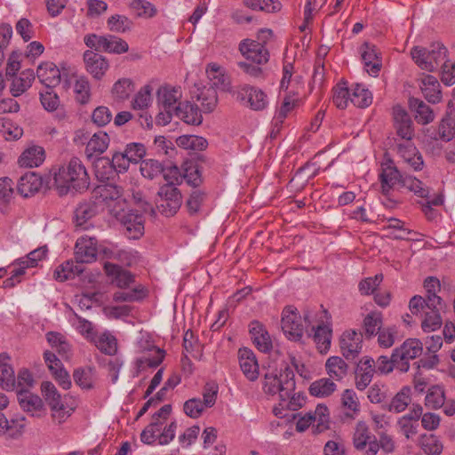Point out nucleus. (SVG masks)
I'll return each mask as SVG.
<instances>
[{"label":"nucleus","instance_id":"nucleus-1","mask_svg":"<svg viewBox=\"0 0 455 455\" xmlns=\"http://www.w3.org/2000/svg\"><path fill=\"white\" fill-rule=\"evenodd\" d=\"M54 183L59 193L64 195L70 190L76 192L86 190L90 186V178L82 161L74 157L55 173Z\"/></svg>","mask_w":455,"mask_h":455},{"label":"nucleus","instance_id":"nucleus-2","mask_svg":"<svg viewBox=\"0 0 455 455\" xmlns=\"http://www.w3.org/2000/svg\"><path fill=\"white\" fill-rule=\"evenodd\" d=\"M411 56L419 68L434 72L447 62L448 50L443 44L436 42L428 47L414 46L411 50Z\"/></svg>","mask_w":455,"mask_h":455},{"label":"nucleus","instance_id":"nucleus-3","mask_svg":"<svg viewBox=\"0 0 455 455\" xmlns=\"http://www.w3.org/2000/svg\"><path fill=\"white\" fill-rule=\"evenodd\" d=\"M295 389L294 373L290 367L283 371L268 370L264 375L263 390L266 394L278 395L280 401H286Z\"/></svg>","mask_w":455,"mask_h":455},{"label":"nucleus","instance_id":"nucleus-4","mask_svg":"<svg viewBox=\"0 0 455 455\" xmlns=\"http://www.w3.org/2000/svg\"><path fill=\"white\" fill-rule=\"evenodd\" d=\"M273 32L268 28H262L258 32V41L244 39L239 44V51L243 56L254 63L265 64L269 60V52L265 44L272 37Z\"/></svg>","mask_w":455,"mask_h":455},{"label":"nucleus","instance_id":"nucleus-5","mask_svg":"<svg viewBox=\"0 0 455 455\" xmlns=\"http://www.w3.org/2000/svg\"><path fill=\"white\" fill-rule=\"evenodd\" d=\"M93 196L98 204L107 206L112 216L120 215L122 209L127 207L122 188L114 184L108 183L96 187L93 190Z\"/></svg>","mask_w":455,"mask_h":455},{"label":"nucleus","instance_id":"nucleus-6","mask_svg":"<svg viewBox=\"0 0 455 455\" xmlns=\"http://www.w3.org/2000/svg\"><path fill=\"white\" fill-rule=\"evenodd\" d=\"M422 351L423 345L419 339H407L394 350V361L397 363V370L401 372H407L410 369L409 361L419 356Z\"/></svg>","mask_w":455,"mask_h":455},{"label":"nucleus","instance_id":"nucleus-7","mask_svg":"<svg viewBox=\"0 0 455 455\" xmlns=\"http://www.w3.org/2000/svg\"><path fill=\"white\" fill-rule=\"evenodd\" d=\"M156 207L158 212L166 216H173L181 206V195L178 188L164 185L157 193Z\"/></svg>","mask_w":455,"mask_h":455},{"label":"nucleus","instance_id":"nucleus-8","mask_svg":"<svg viewBox=\"0 0 455 455\" xmlns=\"http://www.w3.org/2000/svg\"><path fill=\"white\" fill-rule=\"evenodd\" d=\"M353 445L363 455H377V438L364 421H358L353 434Z\"/></svg>","mask_w":455,"mask_h":455},{"label":"nucleus","instance_id":"nucleus-9","mask_svg":"<svg viewBox=\"0 0 455 455\" xmlns=\"http://www.w3.org/2000/svg\"><path fill=\"white\" fill-rule=\"evenodd\" d=\"M281 327L284 335L291 340H299L304 332L301 315L296 307L287 306L283 309Z\"/></svg>","mask_w":455,"mask_h":455},{"label":"nucleus","instance_id":"nucleus-10","mask_svg":"<svg viewBox=\"0 0 455 455\" xmlns=\"http://www.w3.org/2000/svg\"><path fill=\"white\" fill-rule=\"evenodd\" d=\"M294 419H298L296 430L299 432L305 431L315 422H316L317 430L322 432L328 427L329 411L325 405L319 404L315 411H308L304 414L302 412L298 413L294 416Z\"/></svg>","mask_w":455,"mask_h":455},{"label":"nucleus","instance_id":"nucleus-11","mask_svg":"<svg viewBox=\"0 0 455 455\" xmlns=\"http://www.w3.org/2000/svg\"><path fill=\"white\" fill-rule=\"evenodd\" d=\"M172 412L170 404L164 405L154 416L149 425L141 432L140 440L145 444L156 443L158 434L162 433L164 425Z\"/></svg>","mask_w":455,"mask_h":455},{"label":"nucleus","instance_id":"nucleus-12","mask_svg":"<svg viewBox=\"0 0 455 455\" xmlns=\"http://www.w3.org/2000/svg\"><path fill=\"white\" fill-rule=\"evenodd\" d=\"M27 419L21 414L7 417L0 411V436L17 440L23 435L27 427Z\"/></svg>","mask_w":455,"mask_h":455},{"label":"nucleus","instance_id":"nucleus-13","mask_svg":"<svg viewBox=\"0 0 455 455\" xmlns=\"http://www.w3.org/2000/svg\"><path fill=\"white\" fill-rule=\"evenodd\" d=\"M236 98L255 111L263 110L268 105L267 94L261 89L248 84L239 88Z\"/></svg>","mask_w":455,"mask_h":455},{"label":"nucleus","instance_id":"nucleus-14","mask_svg":"<svg viewBox=\"0 0 455 455\" xmlns=\"http://www.w3.org/2000/svg\"><path fill=\"white\" fill-rule=\"evenodd\" d=\"M299 105V92L291 90L284 92L280 106L276 108L275 116L273 118L274 132H278L283 123L288 115Z\"/></svg>","mask_w":455,"mask_h":455},{"label":"nucleus","instance_id":"nucleus-15","mask_svg":"<svg viewBox=\"0 0 455 455\" xmlns=\"http://www.w3.org/2000/svg\"><path fill=\"white\" fill-rule=\"evenodd\" d=\"M363 334L355 330L345 331L339 339V347L343 356L353 360L361 353Z\"/></svg>","mask_w":455,"mask_h":455},{"label":"nucleus","instance_id":"nucleus-16","mask_svg":"<svg viewBox=\"0 0 455 455\" xmlns=\"http://www.w3.org/2000/svg\"><path fill=\"white\" fill-rule=\"evenodd\" d=\"M119 220L126 229V235L131 239H138L144 233V219L142 215L123 208L120 215L113 216Z\"/></svg>","mask_w":455,"mask_h":455},{"label":"nucleus","instance_id":"nucleus-17","mask_svg":"<svg viewBox=\"0 0 455 455\" xmlns=\"http://www.w3.org/2000/svg\"><path fill=\"white\" fill-rule=\"evenodd\" d=\"M84 62L86 71L96 80L102 79L109 68L108 59L91 50L84 52Z\"/></svg>","mask_w":455,"mask_h":455},{"label":"nucleus","instance_id":"nucleus-18","mask_svg":"<svg viewBox=\"0 0 455 455\" xmlns=\"http://www.w3.org/2000/svg\"><path fill=\"white\" fill-rule=\"evenodd\" d=\"M97 252V240L94 237L81 236L76 240L75 258L79 264L95 261Z\"/></svg>","mask_w":455,"mask_h":455},{"label":"nucleus","instance_id":"nucleus-19","mask_svg":"<svg viewBox=\"0 0 455 455\" xmlns=\"http://www.w3.org/2000/svg\"><path fill=\"white\" fill-rule=\"evenodd\" d=\"M445 307L441 297L423 298L413 296L409 302V309L412 315L422 316V311L439 312Z\"/></svg>","mask_w":455,"mask_h":455},{"label":"nucleus","instance_id":"nucleus-20","mask_svg":"<svg viewBox=\"0 0 455 455\" xmlns=\"http://www.w3.org/2000/svg\"><path fill=\"white\" fill-rule=\"evenodd\" d=\"M17 399L20 408L32 417L41 418L45 414L43 400L28 390H20Z\"/></svg>","mask_w":455,"mask_h":455},{"label":"nucleus","instance_id":"nucleus-21","mask_svg":"<svg viewBox=\"0 0 455 455\" xmlns=\"http://www.w3.org/2000/svg\"><path fill=\"white\" fill-rule=\"evenodd\" d=\"M403 179L399 171L391 161L382 164L379 180L381 192L384 196H388L397 184L402 185Z\"/></svg>","mask_w":455,"mask_h":455},{"label":"nucleus","instance_id":"nucleus-22","mask_svg":"<svg viewBox=\"0 0 455 455\" xmlns=\"http://www.w3.org/2000/svg\"><path fill=\"white\" fill-rule=\"evenodd\" d=\"M157 101L165 111H174L180 100L182 98V91L180 87H173L171 85L161 86L157 90Z\"/></svg>","mask_w":455,"mask_h":455},{"label":"nucleus","instance_id":"nucleus-23","mask_svg":"<svg viewBox=\"0 0 455 455\" xmlns=\"http://www.w3.org/2000/svg\"><path fill=\"white\" fill-rule=\"evenodd\" d=\"M360 52L365 70L369 75L376 76L382 66L377 47L374 44L364 43L360 47Z\"/></svg>","mask_w":455,"mask_h":455},{"label":"nucleus","instance_id":"nucleus-24","mask_svg":"<svg viewBox=\"0 0 455 455\" xmlns=\"http://www.w3.org/2000/svg\"><path fill=\"white\" fill-rule=\"evenodd\" d=\"M240 368L243 375L250 381H254L259 378V363L254 353L249 348H240L238 351Z\"/></svg>","mask_w":455,"mask_h":455},{"label":"nucleus","instance_id":"nucleus-25","mask_svg":"<svg viewBox=\"0 0 455 455\" xmlns=\"http://www.w3.org/2000/svg\"><path fill=\"white\" fill-rule=\"evenodd\" d=\"M249 331L253 344L259 351L267 353L272 349V339L261 323L259 321L251 322Z\"/></svg>","mask_w":455,"mask_h":455},{"label":"nucleus","instance_id":"nucleus-26","mask_svg":"<svg viewBox=\"0 0 455 455\" xmlns=\"http://www.w3.org/2000/svg\"><path fill=\"white\" fill-rule=\"evenodd\" d=\"M375 371V361L367 356L362 358L355 371L356 388L364 390L371 382Z\"/></svg>","mask_w":455,"mask_h":455},{"label":"nucleus","instance_id":"nucleus-27","mask_svg":"<svg viewBox=\"0 0 455 455\" xmlns=\"http://www.w3.org/2000/svg\"><path fill=\"white\" fill-rule=\"evenodd\" d=\"M36 76L46 88L55 87L61 80V73L52 62H44L39 65L36 69Z\"/></svg>","mask_w":455,"mask_h":455},{"label":"nucleus","instance_id":"nucleus-28","mask_svg":"<svg viewBox=\"0 0 455 455\" xmlns=\"http://www.w3.org/2000/svg\"><path fill=\"white\" fill-rule=\"evenodd\" d=\"M206 75L212 86L221 91H228L230 89V78L226 73L224 68L217 63H210L206 68Z\"/></svg>","mask_w":455,"mask_h":455},{"label":"nucleus","instance_id":"nucleus-29","mask_svg":"<svg viewBox=\"0 0 455 455\" xmlns=\"http://www.w3.org/2000/svg\"><path fill=\"white\" fill-rule=\"evenodd\" d=\"M394 122L397 135L406 141H410L413 137L414 131L407 112L401 108H394Z\"/></svg>","mask_w":455,"mask_h":455},{"label":"nucleus","instance_id":"nucleus-30","mask_svg":"<svg viewBox=\"0 0 455 455\" xmlns=\"http://www.w3.org/2000/svg\"><path fill=\"white\" fill-rule=\"evenodd\" d=\"M45 159V151L43 147L32 145L26 148L19 157L20 166L34 168L40 166Z\"/></svg>","mask_w":455,"mask_h":455},{"label":"nucleus","instance_id":"nucleus-31","mask_svg":"<svg viewBox=\"0 0 455 455\" xmlns=\"http://www.w3.org/2000/svg\"><path fill=\"white\" fill-rule=\"evenodd\" d=\"M42 178L36 172H28L22 175L17 183L18 192L24 197L36 193L42 187Z\"/></svg>","mask_w":455,"mask_h":455},{"label":"nucleus","instance_id":"nucleus-32","mask_svg":"<svg viewBox=\"0 0 455 455\" xmlns=\"http://www.w3.org/2000/svg\"><path fill=\"white\" fill-rule=\"evenodd\" d=\"M398 154L414 171L422 169V156L411 140L398 145Z\"/></svg>","mask_w":455,"mask_h":455},{"label":"nucleus","instance_id":"nucleus-33","mask_svg":"<svg viewBox=\"0 0 455 455\" xmlns=\"http://www.w3.org/2000/svg\"><path fill=\"white\" fill-rule=\"evenodd\" d=\"M174 115L188 124L198 125L203 121L199 108L190 102H180Z\"/></svg>","mask_w":455,"mask_h":455},{"label":"nucleus","instance_id":"nucleus-34","mask_svg":"<svg viewBox=\"0 0 455 455\" xmlns=\"http://www.w3.org/2000/svg\"><path fill=\"white\" fill-rule=\"evenodd\" d=\"M420 89L425 99L432 104L442 100L441 85L436 77L431 75H424L421 78Z\"/></svg>","mask_w":455,"mask_h":455},{"label":"nucleus","instance_id":"nucleus-35","mask_svg":"<svg viewBox=\"0 0 455 455\" xmlns=\"http://www.w3.org/2000/svg\"><path fill=\"white\" fill-rule=\"evenodd\" d=\"M104 269L107 275L111 278V282L119 288H126L134 282V276L131 272L116 264L105 263Z\"/></svg>","mask_w":455,"mask_h":455},{"label":"nucleus","instance_id":"nucleus-36","mask_svg":"<svg viewBox=\"0 0 455 455\" xmlns=\"http://www.w3.org/2000/svg\"><path fill=\"white\" fill-rule=\"evenodd\" d=\"M83 272V265L79 264L76 260H67L56 267L53 273V277L59 282H64L74 279Z\"/></svg>","mask_w":455,"mask_h":455},{"label":"nucleus","instance_id":"nucleus-37","mask_svg":"<svg viewBox=\"0 0 455 455\" xmlns=\"http://www.w3.org/2000/svg\"><path fill=\"white\" fill-rule=\"evenodd\" d=\"M73 379L81 388L92 389L97 379L96 370L92 366L79 367L74 371Z\"/></svg>","mask_w":455,"mask_h":455},{"label":"nucleus","instance_id":"nucleus-38","mask_svg":"<svg viewBox=\"0 0 455 455\" xmlns=\"http://www.w3.org/2000/svg\"><path fill=\"white\" fill-rule=\"evenodd\" d=\"M35 80V74L32 69H26L20 73L19 76L12 79L10 92L13 97H19L28 90L33 81Z\"/></svg>","mask_w":455,"mask_h":455},{"label":"nucleus","instance_id":"nucleus-39","mask_svg":"<svg viewBox=\"0 0 455 455\" xmlns=\"http://www.w3.org/2000/svg\"><path fill=\"white\" fill-rule=\"evenodd\" d=\"M91 342L105 355H114L117 352V340L109 331L97 333Z\"/></svg>","mask_w":455,"mask_h":455},{"label":"nucleus","instance_id":"nucleus-40","mask_svg":"<svg viewBox=\"0 0 455 455\" xmlns=\"http://www.w3.org/2000/svg\"><path fill=\"white\" fill-rule=\"evenodd\" d=\"M98 212V204L96 202L80 203L75 210V222L76 227H84L86 222L94 217Z\"/></svg>","mask_w":455,"mask_h":455},{"label":"nucleus","instance_id":"nucleus-41","mask_svg":"<svg viewBox=\"0 0 455 455\" xmlns=\"http://www.w3.org/2000/svg\"><path fill=\"white\" fill-rule=\"evenodd\" d=\"M409 103L411 110L415 112V119L419 124H427L434 120L435 115L433 110L421 100L411 98Z\"/></svg>","mask_w":455,"mask_h":455},{"label":"nucleus","instance_id":"nucleus-42","mask_svg":"<svg viewBox=\"0 0 455 455\" xmlns=\"http://www.w3.org/2000/svg\"><path fill=\"white\" fill-rule=\"evenodd\" d=\"M109 137L105 132L94 133L86 145V154L88 156L100 155L104 153L109 145Z\"/></svg>","mask_w":455,"mask_h":455},{"label":"nucleus","instance_id":"nucleus-43","mask_svg":"<svg viewBox=\"0 0 455 455\" xmlns=\"http://www.w3.org/2000/svg\"><path fill=\"white\" fill-rule=\"evenodd\" d=\"M327 374L332 380H341L347 373V364L339 356H331L325 363Z\"/></svg>","mask_w":455,"mask_h":455},{"label":"nucleus","instance_id":"nucleus-44","mask_svg":"<svg viewBox=\"0 0 455 455\" xmlns=\"http://www.w3.org/2000/svg\"><path fill=\"white\" fill-rule=\"evenodd\" d=\"M9 356L6 354L0 355V385L3 388L14 387L16 378L12 367L9 364Z\"/></svg>","mask_w":455,"mask_h":455},{"label":"nucleus","instance_id":"nucleus-45","mask_svg":"<svg viewBox=\"0 0 455 455\" xmlns=\"http://www.w3.org/2000/svg\"><path fill=\"white\" fill-rule=\"evenodd\" d=\"M337 389L335 382L329 378H322L315 380L309 387V393L316 397H327Z\"/></svg>","mask_w":455,"mask_h":455},{"label":"nucleus","instance_id":"nucleus-46","mask_svg":"<svg viewBox=\"0 0 455 455\" xmlns=\"http://www.w3.org/2000/svg\"><path fill=\"white\" fill-rule=\"evenodd\" d=\"M314 340L320 353H327L331 347V329L327 324H320L316 328L313 327Z\"/></svg>","mask_w":455,"mask_h":455},{"label":"nucleus","instance_id":"nucleus-47","mask_svg":"<svg viewBox=\"0 0 455 455\" xmlns=\"http://www.w3.org/2000/svg\"><path fill=\"white\" fill-rule=\"evenodd\" d=\"M350 102L358 108H367L372 102L371 92L363 84H356L352 86Z\"/></svg>","mask_w":455,"mask_h":455},{"label":"nucleus","instance_id":"nucleus-48","mask_svg":"<svg viewBox=\"0 0 455 455\" xmlns=\"http://www.w3.org/2000/svg\"><path fill=\"white\" fill-rule=\"evenodd\" d=\"M341 404L347 417L354 419L360 411V403L355 392L352 389H346L341 396Z\"/></svg>","mask_w":455,"mask_h":455},{"label":"nucleus","instance_id":"nucleus-49","mask_svg":"<svg viewBox=\"0 0 455 455\" xmlns=\"http://www.w3.org/2000/svg\"><path fill=\"white\" fill-rule=\"evenodd\" d=\"M382 314L380 312L373 311L366 315L363 323V329L366 337L371 338L376 335L382 329Z\"/></svg>","mask_w":455,"mask_h":455},{"label":"nucleus","instance_id":"nucleus-50","mask_svg":"<svg viewBox=\"0 0 455 455\" xmlns=\"http://www.w3.org/2000/svg\"><path fill=\"white\" fill-rule=\"evenodd\" d=\"M176 143L179 147L184 149H191L195 151L204 150L207 146V140L200 136L196 135H182L176 140Z\"/></svg>","mask_w":455,"mask_h":455},{"label":"nucleus","instance_id":"nucleus-51","mask_svg":"<svg viewBox=\"0 0 455 455\" xmlns=\"http://www.w3.org/2000/svg\"><path fill=\"white\" fill-rule=\"evenodd\" d=\"M445 402L444 390L436 385L431 387L425 398V405L431 410H437L443 406Z\"/></svg>","mask_w":455,"mask_h":455},{"label":"nucleus","instance_id":"nucleus-52","mask_svg":"<svg viewBox=\"0 0 455 455\" xmlns=\"http://www.w3.org/2000/svg\"><path fill=\"white\" fill-rule=\"evenodd\" d=\"M140 171L144 178L148 180H156L162 176L164 166L157 160L147 159L140 163Z\"/></svg>","mask_w":455,"mask_h":455},{"label":"nucleus","instance_id":"nucleus-53","mask_svg":"<svg viewBox=\"0 0 455 455\" xmlns=\"http://www.w3.org/2000/svg\"><path fill=\"white\" fill-rule=\"evenodd\" d=\"M411 403V388L403 387L392 399L389 411L395 413L403 411Z\"/></svg>","mask_w":455,"mask_h":455},{"label":"nucleus","instance_id":"nucleus-54","mask_svg":"<svg viewBox=\"0 0 455 455\" xmlns=\"http://www.w3.org/2000/svg\"><path fill=\"white\" fill-rule=\"evenodd\" d=\"M419 445L427 454L439 455L443 451V444L434 435H422L419 439Z\"/></svg>","mask_w":455,"mask_h":455},{"label":"nucleus","instance_id":"nucleus-55","mask_svg":"<svg viewBox=\"0 0 455 455\" xmlns=\"http://www.w3.org/2000/svg\"><path fill=\"white\" fill-rule=\"evenodd\" d=\"M351 91L348 89L347 83H339L333 88V103L337 108L344 109L350 102Z\"/></svg>","mask_w":455,"mask_h":455},{"label":"nucleus","instance_id":"nucleus-56","mask_svg":"<svg viewBox=\"0 0 455 455\" xmlns=\"http://www.w3.org/2000/svg\"><path fill=\"white\" fill-rule=\"evenodd\" d=\"M91 87L87 77L79 76L76 77L74 84V92L76 100L81 103L85 104L89 101L91 96Z\"/></svg>","mask_w":455,"mask_h":455},{"label":"nucleus","instance_id":"nucleus-57","mask_svg":"<svg viewBox=\"0 0 455 455\" xmlns=\"http://www.w3.org/2000/svg\"><path fill=\"white\" fill-rule=\"evenodd\" d=\"M202 108L206 112H212L215 109L218 103V95L215 88H204L197 96Z\"/></svg>","mask_w":455,"mask_h":455},{"label":"nucleus","instance_id":"nucleus-58","mask_svg":"<svg viewBox=\"0 0 455 455\" xmlns=\"http://www.w3.org/2000/svg\"><path fill=\"white\" fill-rule=\"evenodd\" d=\"M421 328L424 332H431L438 330L443 323L439 312L422 311Z\"/></svg>","mask_w":455,"mask_h":455},{"label":"nucleus","instance_id":"nucleus-59","mask_svg":"<svg viewBox=\"0 0 455 455\" xmlns=\"http://www.w3.org/2000/svg\"><path fill=\"white\" fill-rule=\"evenodd\" d=\"M133 22L124 15L115 14L108 18V27L116 33H125L130 31Z\"/></svg>","mask_w":455,"mask_h":455},{"label":"nucleus","instance_id":"nucleus-60","mask_svg":"<svg viewBox=\"0 0 455 455\" xmlns=\"http://www.w3.org/2000/svg\"><path fill=\"white\" fill-rule=\"evenodd\" d=\"M133 90L134 86L131 79L121 78L114 84L112 94L116 100H124L128 99Z\"/></svg>","mask_w":455,"mask_h":455},{"label":"nucleus","instance_id":"nucleus-61","mask_svg":"<svg viewBox=\"0 0 455 455\" xmlns=\"http://www.w3.org/2000/svg\"><path fill=\"white\" fill-rule=\"evenodd\" d=\"M41 387L44 398L48 403L49 406L51 407V409H55L64 404L62 403L60 395L59 394L57 388L52 383L49 381L43 382Z\"/></svg>","mask_w":455,"mask_h":455},{"label":"nucleus","instance_id":"nucleus-62","mask_svg":"<svg viewBox=\"0 0 455 455\" xmlns=\"http://www.w3.org/2000/svg\"><path fill=\"white\" fill-rule=\"evenodd\" d=\"M293 66L291 63H286L283 68V77L280 82L281 92L295 90L299 92V82L297 79H292Z\"/></svg>","mask_w":455,"mask_h":455},{"label":"nucleus","instance_id":"nucleus-63","mask_svg":"<svg viewBox=\"0 0 455 455\" xmlns=\"http://www.w3.org/2000/svg\"><path fill=\"white\" fill-rule=\"evenodd\" d=\"M106 44H104L103 52L108 53L121 54L124 53L129 50L128 44L116 36L108 35L106 36Z\"/></svg>","mask_w":455,"mask_h":455},{"label":"nucleus","instance_id":"nucleus-64","mask_svg":"<svg viewBox=\"0 0 455 455\" xmlns=\"http://www.w3.org/2000/svg\"><path fill=\"white\" fill-rule=\"evenodd\" d=\"M130 7L139 17L151 18L156 15V7L147 0H132Z\"/></svg>","mask_w":455,"mask_h":455}]
</instances>
